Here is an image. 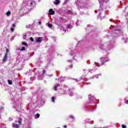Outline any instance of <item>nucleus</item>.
I'll list each match as a JSON object with an SVG mask.
<instances>
[{
	"label": "nucleus",
	"mask_w": 128,
	"mask_h": 128,
	"mask_svg": "<svg viewBox=\"0 0 128 128\" xmlns=\"http://www.w3.org/2000/svg\"><path fill=\"white\" fill-rule=\"evenodd\" d=\"M22 124V120L20 119H17L15 121V123L12 124L13 128H20V126Z\"/></svg>",
	"instance_id": "f257e3e1"
},
{
	"label": "nucleus",
	"mask_w": 128,
	"mask_h": 128,
	"mask_svg": "<svg viewBox=\"0 0 128 128\" xmlns=\"http://www.w3.org/2000/svg\"><path fill=\"white\" fill-rule=\"evenodd\" d=\"M101 60L103 62H108L109 59L108 58L102 57L101 58Z\"/></svg>",
	"instance_id": "f03ea898"
},
{
	"label": "nucleus",
	"mask_w": 128,
	"mask_h": 128,
	"mask_svg": "<svg viewBox=\"0 0 128 128\" xmlns=\"http://www.w3.org/2000/svg\"><path fill=\"white\" fill-rule=\"evenodd\" d=\"M36 42H42V38L38 37L36 40Z\"/></svg>",
	"instance_id": "7ed1b4c3"
},
{
	"label": "nucleus",
	"mask_w": 128,
	"mask_h": 128,
	"mask_svg": "<svg viewBox=\"0 0 128 128\" xmlns=\"http://www.w3.org/2000/svg\"><path fill=\"white\" fill-rule=\"evenodd\" d=\"M49 14H50L51 16H52V14H54V11L52 8L50 9L49 10Z\"/></svg>",
	"instance_id": "20e7f679"
},
{
	"label": "nucleus",
	"mask_w": 128,
	"mask_h": 128,
	"mask_svg": "<svg viewBox=\"0 0 128 128\" xmlns=\"http://www.w3.org/2000/svg\"><path fill=\"white\" fill-rule=\"evenodd\" d=\"M6 60H8V54H5V56L3 58V62H6Z\"/></svg>",
	"instance_id": "39448f33"
},
{
	"label": "nucleus",
	"mask_w": 128,
	"mask_h": 128,
	"mask_svg": "<svg viewBox=\"0 0 128 128\" xmlns=\"http://www.w3.org/2000/svg\"><path fill=\"white\" fill-rule=\"evenodd\" d=\"M26 2H28V4L30 6H32L33 2H32L30 0H26Z\"/></svg>",
	"instance_id": "423d86ee"
},
{
	"label": "nucleus",
	"mask_w": 128,
	"mask_h": 128,
	"mask_svg": "<svg viewBox=\"0 0 128 128\" xmlns=\"http://www.w3.org/2000/svg\"><path fill=\"white\" fill-rule=\"evenodd\" d=\"M54 4H60V0H56L55 2H54Z\"/></svg>",
	"instance_id": "0eeeda50"
},
{
	"label": "nucleus",
	"mask_w": 128,
	"mask_h": 128,
	"mask_svg": "<svg viewBox=\"0 0 128 128\" xmlns=\"http://www.w3.org/2000/svg\"><path fill=\"white\" fill-rule=\"evenodd\" d=\"M6 16H8L10 14H12V12H6Z\"/></svg>",
	"instance_id": "6e6552de"
},
{
	"label": "nucleus",
	"mask_w": 128,
	"mask_h": 128,
	"mask_svg": "<svg viewBox=\"0 0 128 128\" xmlns=\"http://www.w3.org/2000/svg\"><path fill=\"white\" fill-rule=\"evenodd\" d=\"M26 50V48H24V46H22V49H18V50Z\"/></svg>",
	"instance_id": "1a4fd4ad"
},
{
	"label": "nucleus",
	"mask_w": 128,
	"mask_h": 128,
	"mask_svg": "<svg viewBox=\"0 0 128 128\" xmlns=\"http://www.w3.org/2000/svg\"><path fill=\"white\" fill-rule=\"evenodd\" d=\"M8 84H12V82L10 80H8Z\"/></svg>",
	"instance_id": "9d476101"
},
{
	"label": "nucleus",
	"mask_w": 128,
	"mask_h": 128,
	"mask_svg": "<svg viewBox=\"0 0 128 128\" xmlns=\"http://www.w3.org/2000/svg\"><path fill=\"white\" fill-rule=\"evenodd\" d=\"M22 44L23 46H28V44L27 43H26L24 42H22Z\"/></svg>",
	"instance_id": "9b49d317"
},
{
	"label": "nucleus",
	"mask_w": 128,
	"mask_h": 128,
	"mask_svg": "<svg viewBox=\"0 0 128 128\" xmlns=\"http://www.w3.org/2000/svg\"><path fill=\"white\" fill-rule=\"evenodd\" d=\"M61 30H64V32H66V30H64V26H62L61 27Z\"/></svg>",
	"instance_id": "f8f14e48"
},
{
	"label": "nucleus",
	"mask_w": 128,
	"mask_h": 128,
	"mask_svg": "<svg viewBox=\"0 0 128 128\" xmlns=\"http://www.w3.org/2000/svg\"><path fill=\"white\" fill-rule=\"evenodd\" d=\"M30 40H31V42H34V40L32 38V37L30 38Z\"/></svg>",
	"instance_id": "ddd939ff"
},
{
	"label": "nucleus",
	"mask_w": 128,
	"mask_h": 128,
	"mask_svg": "<svg viewBox=\"0 0 128 128\" xmlns=\"http://www.w3.org/2000/svg\"><path fill=\"white\" fill-rule=\"evenodd\" d=\"M52 102H54V97L52 98Z\"/></svg>",
	"instance_id": "4468645a"
},
{
	"label": "nucleus",
	"mask_w": 128,
	"mask_h": 128,
	"mask_svg": "<svg viewBox=\"0 0 128 128\" xmlns=\"http://www.w3.org/2000/svg\"><path fill=\"white\" fill-rule=\"evenodd\" d=\"M48 28H52V25L51 24H48Z\"/></svg>",
	"instance_id": "2eb2a0df"
},
{
	"label": "nucleus",
	"mask_w": 128,
	"mask_h": 128,
	"mask_svg": "<svg viewBox=\"0 0 128 128\" xmlns=\"http://www.w3.org/2000/svg\"><path fill=\"white\" fill-rule=\"evenodd\" d=\"M36 116L38 118H40V114H36Z\"/></svg>",
	"instance_id": "dca6fc26"
},
{
	"label": "nucleus",
	"mask_w": 128,
	"mask_h": 128,
	"mask_svg": "<svg viewBox=\"0 0 128 128\" xmlns=\"http://www.w3.org/2000/svg\"><path fill=\"white\" fill-rule=\"evenodd\" d=\"M8 52H10L8 49L6 50V54H7V55H8Z\"/></svg>",
	"instance_id": "f3484780"
},
{
	"label": "nucleus",
	"mask_w": 128,
	"mask_h": 128,
	"mask_svg": "<svg viewBox=\"0 0 128 128\" xmlns=\"http://www.w3.org/2000/svg\"><path fill=\"white\" fill-rule=\"evenodd\" d=\"M58 86H60V85H57L56 86L54 87L55 90H56V88H58Z\"/></svg>",
	"instance_id": "a211bd4d"
},
{
	"label": "nucleus",
	"mask_w": 128,
	"mask_h": 128,
	"mask_svg": "<svg viewBox=\"0 0 128 128\" xmlns=\"http://www.w3.org/2000/svg\"><path fill=\"white\" fill-rule=\"evenodd\" d=\"M122 128H126V126L125 125H122Z\"/></svg>",
	"instance_id": "6ab92c4d"
},
{
	"label": "nucleus",
	"mask_w": 128,
	"mask_h": 128,
	"mask_svg": "<svg viewBox=\"0 0 128 128\" xmlns=\"http://www.w3.org/2000/svg\"><path fill=\"white\" fill-rule=\"evenodd\" d=\"M11 30L12 32H14V28H11Z\"/></svg>",
	"instance_id": "aec40b11"
},
{
	"label": "nucleus",
	"mask_w": 128,
	"mask_h": 128,
	"mask_svg": "<svg viewBox=\"0 0 128 128\" xmlns=\"http://www.w3.org/2000/svg\"><path fill=\"white\" fill-rule=\"evenodd\" d=\"M12 26H13V27H14V26H16V24H12Z\"/></svg>",
	"instance_id": "412c9836"
},
{
	"label": "nucleus",
	"mask_w": 128,
	"mask_h": 128,
	"mask_svg": "<svg viewBox=\"0 0 128 128\" xmlns=\"http://www.w3.org/2000/svg\"><path fill=\"white\" fill-rule=\"evenodd\" d=\"M70 118H74V116H70Z\"/></svg>",
	"instance_id": "4be33fe9"
},
{
	"label": "nucleus",
	"mask_w": 128,
	"mask_h": 128,
	"mask_svg": "<svg viewBox=\"0 0 128 128\" xmlns=\"http://www.w3.org/2000/svg\"><path fill=\"white\" fill-rule=\"evenodd\" d=\"M102 0H103V2H104V0H99V2H102Z\"/></svg>",
	"instance_id": "5701e85b"
},
{
	"label": "nucleus",
	"mask_w": 128,
	"mask_h": 128,
	"mask_svg": "<svg viewBox=\"0 0 128 128\" xmlns=\"http://www.w3.org/2000/svg\"><path fill=\"white\" fill-rule=\"evenodd\" d=\"M126 104H128V100L126 102Z\"/></svg>",
	"instance_id": "b1692460"
},
{
	"label": "nucleus",
	"mask_w": 128,
	"mask_h": 128,
	"mask_svg": "<svg viewBox=\"0 0 128 128\" xmlns=\"http://www.w3.org/2000/svg\"><path fill=\"white\" fill-rule=\"evenodd\" d=\"M64 128H66V125L64 126Z\"/></svg>",
	"instance_id": "393cba45"
},
{
	"label": "nucleus",
	"mask_w": 128,
	"mask_h": 128,
	"mask_svg": "<svg viewBox=\"0 0 128 128\" xmlns=\"http://www.w3.org/2000/svg\"><path fill=\"white\" fill-rule=\"evenodd\" d=\"M70 25H68V28H70Z\"/></svg>",
	"instance_id": "a878e982"
},
{
	"label": "nucleus",
	"mask_w": 128,
	"mask_h": 128,
	"mask_svg": "<svg viewBox=\"0 0 128 128\" xmlns=\"http://www.w3.org/2000/svg\"><path fill=\"white\" fill-rule=\"evenodd\" d=\"M20 108V105L19 106V108Z\"/></svg>",
	"instance_id": "bb28decb"
},
{
	"label": "nucleus",
	"mask_w": 128,
	"mask_h": 128,
	"mask_svg": "<svg viewBox=\"0 0 128 128\" xmlns=\"http://www.w3.org/2000/svg\"><path fill=\"white\" fill-rule=\"evenodd\" d=\"M44 72H45V71L44 70Z\"/></svg>",
	"instance_id": "cd10ccee"
}]
</instances>
